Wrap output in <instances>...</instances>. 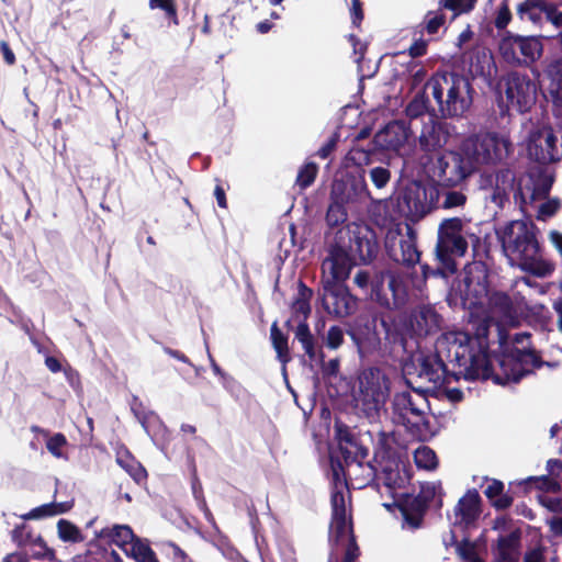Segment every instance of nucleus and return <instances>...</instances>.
Masks as SVG:
<instances>
[{
    "instance_id": "f257e3e1",
    "label": "nucleus",
    "mask_w": 562,
    "mask_h": 562,
    "mask_svg": "<svg viewBox=\"0 0 562 562\" xmlns=\"http://www.w3.org/2000/svg\"><path fill=\"white\" fill-rule=\"evenodd\" d=\"M451 293L459 295L470 311L469 328L445 333L437 349H447V358L458 364V373L465 379H487L493 374L487 352L490 324L512 317L513 303L503 292L488 293L487 272L481 262L464 268L462 280L452 285Z\"/></svg>"
},
{
    "instance_id": "f03ea898",
    "label": "nucleus",
    "mask_w": 562,
    "mask_h": 562,
    "mask_svg": "<svg viewBox=\"0 0 562 562\" xmlns=\"http://www.w3.org/2000/svg\"><path fill=\"white\" fill-rule=\"evenodd\" d=\"M449 138L447 123L429 120L419 135L420 148L418 176H472L483 165H496L509 155L512 144L497 134L471 135L462 140L458 150L438 151Z\"/></svg>"
},
{
    "instance_id": "7ed1b4c3",
    "label": "nucleus",
    "mask_w": 562,
    "mask_h": 562,
    "mask_svg": "<svg viewBox=\"0 0 562 562\" xmlns=\"http://www.w3.org/2000/svg\"><path fill=\"white\" fill-rule=\"evenodd\" d=\"M376 249L373 232L362 223H350L337 231L322 263L323 305L329 314L346 317L356 311L357 299L344 283L353 266L370 261Z\"/></svg>"
},
{
    "instance_id": "20e7f679",
    "label": "nucleus",
    "mask_w": 562,
    "mask_h": 562,
    "mask_svg": "<svg viewBox=\"0 0 562 562\" xmlns=\"http://www.w3.org/2000/svg\"><path fill=\"white\" fill-rule=\"evenodd\" d=\"M445 364L434 353L415 352L403 367L404 378L412 391L395 394L393 411L398 423L408 428L427 425L429 403L425 392L440 385L445 380Z\"/></svg>"
},
{
    "instance_id": "39448f33",
    "label": "nucleus",
    "mask_w": 562,
    "mask_h": 562,
    "mask_svg": "<svg viewBox=\"0 0 562 562\" xmlns=\"http://www.w3.org/2000/svg\"><path fill=\"white\" fill-rule=\"evenodd\" d=\"M502 248L512 266L538 278L552 274L554 266L539 254L532 226L524 221H513L498 232Z\"/></svg>"
},
{
    "instance_id": "423d86ee",
    "label": "nucleus",
    "mask_w": 562,
    "mask_h": 562,
    "mask_svg": "<svg viewBox=\"0 0 562 562\" xmlns=\"http://www.w3.org/2000/svg\"><path fill=\"white\" fill-rule=\"evenodd\" d=\"M404 188L398 198L400 212L411 221H419L445 196L442 207L451 209L464 203L465 196L458 191H449L435 178H401Z\"/></svg>"
},
{
    "instance_id": "0eeeda50",
    "label": "nucleus",
    "mask_w": 562,
    "mask_h": 562,
    "mask_svg": "<svg viewBox=\"0 0 562 562\" xmlns=\"http://www.w3.org/2000/svg\"><path fill=\"white\" fill-rule=\"evenodd\" d=\"M442 116L458 117L473 103L474 89L469 78L456 72H436L425 83Z\"/></svg>"
},
{
    "instance_id": "6e6552de",
    "label": "nucleus",
    "mask_w": 562,
    "mask_h": 562,
    "mask_svg": "<svg viewBox=\"0 0 562 562\" xmlns=\"http://www.w3.org/2000/svg\"><path fill=\"white\" fill-rule=\"evenodd\" d=\"M390 394V381L378 368L362 370L353 386L352 401L355 407L367 418L375 419L384 409Z\"/></svg>"
},
{
    "instance_id": "1a4fd4ad",
    "label": "nucleus",
    "mask_w": 562,
    "mask_h": 562,
    "mask_svg": "<svg viewBox=\"0 0 562 562\" xmlns=\"http://www.w3.org/2000/svg\"><path fill=\"white\" fill-rule=\"evenodd\" d=\"M353 283L381 306L400 307L406 301V288L402 277L396 273L381 272L371 277L368 271L359 270L353 277Z\"/></svg>"
},
{
    "instance_id": "9d476101",
    "label": "nucleus",
    "mask_w": 562,
    "mask_h": 562,
    "mask_svg": "<svg viewBox=\"0 0 562 562\" xmlns=\"http://www.w3.org/2000/svg\"><path fill=\"white\" fill-rule=\"evenodd\" d=\"M334 490L331 493L330 538L347 544L345 562H353L358 557V548L351 535L350 516L347 510L348 490L337 469H334Z\"/></svg>"
},
{
    "instance_id": "9b49d317",
    "label": "nucleus",
    "mask_w": 562,
    "mask_h": 562,
    "mask_svg": "<svg viewBox=\"0 0 562 562\" xmlns=\"http://www.w3.org/2000/svg\"><path fill=\"white\" fill-rule=\"evenodd\" d=\"M411 134L412 132L404 121H392L374 135L372 149L351 150L347 155V160H352L360 167L371 164L374 159H380V156H384V151L397 154Z\"/></svg>"
},
{
    "instance_id": "f8f14e48",
    "label": "nucleus",
    "mask_w": 562,
    "mask_h": 562,
    "mask_svg": "<svg viewBox=\"0 0 562 562\" xmlns=\"http://www.w3.org/2000/svg\"><path fill=\"white\" fill-rule=\"evenodd\" d=\"M502 58L512 66L530 67L543 53L540 37L519 35L506 31L498 42Z\"/></svg>"
},
{
    "instance_id": "ddd939ff",
    "label": "nucleus",
    "mask_w": 562,
    "mask_h": 562,
    "mask_svg": "<svg viewBox=\"0 0 562 562\" xmlns=\"http://www.w3.org/2000/svg\"><path fill=\"white\" fill-rule=\"evenodd\" d=\"M498 88L505 93L508 110L526 113L537 101V85L526 74L518 71L507 74L499 80Z\"/></svg>"
},
{
    "instance_id": "4468645a",
    "label": "nucleus",
    "mask_w": 562,
    "mask_h": 562,
    "mask_svg": "<svg viewBox=\"0 0 562 562\" xmlns=\"http://www.w3.org/2000/svg\"><path fill=\"white\" fill-rule=\"evenodd\" d=\"M499 372L494 373L498 384L518 382L525 374L541 366L539 357L532 350L515 348L504 352L498 359Z\"/></svg>"
},
{
    "instance_id": "2eb2a0df",
    "label": "nucleus",
    "mask_w": 562,
    "mask_h": 562,
    "mask_svg": "<svg viewBox=\"0 0 562 562\" xmlns=\"http://www.w3.org/2000/svg\"><path fill=\"white\" fill-rule=\"evenodd\" d=\"M366 194L363 178H336L331 188V199L326 222L330 227L342 224L347 220L344 202L351 201Z\"/></svg>"
},
{
    "instance_id": "dca6fc26",
    "label": "nucleus",
    "mask_w": 562,
    "mask_h": 562,
    "mask_svg": "<svg viewBox=\"0 0 562 562\" xmlns=\"http://www.w3.org/2000/svg\"><path fill=\"white\" fill-rule=\"evenodd\" d=\"M459 231L460 224L458 220H449L441 225L436 246V255L441 263L442 270H439L437 273L442 276H445L446 272L453 273L456 265L451 257H462L467 252L468 243Z\"/></svg>"
},
{
    "instance_id": "f3484780",
    "label": "nucleus",
    "mask_w": 562,
    "mask_h": 562,
    "mask_svg": "<svg viewBox=\"0 0 562 562\" xmlns=\"http://www.w3.org/2000/svg\"><path fill=\"white\" fill-rule=\"evenodd\" d=\"M557 142L558 138L552 130L547 133L543 139L544 144L538 143L537 140L529 142L527 146L529 158L540 165H547L559 160L560 151L557 147Z\"/></svg>"
},
{
    "instance_id": "a211bd4d",
    "label": "nucleus",
    "mask_w": 562,
    "mask_h": 562,
    "mask_svg": "<svg viewBox=\"0 0 562 562\" xmlns=\"http://www.w3.org/2000/svg\"><path fill=\"white\" fill-rule=\"evenodd\" d=\"M409 326L414 335L427 336L439 329L440 318L432 307L422 306L412 314Z\"/></svg>"
},
{
    "instance_id": "6ab92c4d",
    "label": "nucleus",
    "mask_w": 562,
    "mask_h": 562,
    "mask_svg": "<svg viewBox=\"0 0 562 562\" xmlns=\"http://www.w3.org/2000/svg\"><path fill=\"white\" fill-rule=\"evenodd\" d=\"M339 142V134L333 133L326 143L313 155L308 156L305 164L299 169L296 176H317L319 166L317 159L325 161L324 167L328 168L330 165V157L335 151Z\"/></svg>"
},
{
    "instance_id": "aec40b11",
    "label": "nucleus",
    "mask_w": 562,
    "mask_h": 562,
    "mask_svg": "<svg viewBox=\"0 0 562 562\" xmlns=\"http://www.w3.org/2000/svg\"><path fill=\"white\" fill-rule=\"evenodd\" d=\"M480 501L475 490L468 491L454 508L456 522L464 526L474 522L480 515Z\"/></svg>"
},
{
    "instance_id": "412c9836",
    "label": "nucleus",
    "mask_w": 562,
    "mask_h": 562,
    "mask_svg": "<svg viewBox=\"0 0 562 562\" xmlns=\"http://www.w3.org/2000/svg\"><path fill=\"white\" fill-rule=\"evenodd\" d=\"M544 75L549 80L548 93L554 106H562V57L550 60Z\"/></svg>"
},
{
    "instance_id": "4be33fe9",
    "label": "nucleus",
    "mask_w": 562,
    "mask_h": 562,
    "mask_svg": "<svg viewBox=\"0 0 562 562\" xmlns=\"http://www.w3.org/2000/svg\"><path fill=\"white\" fill-rule=\"evenodd\" d=\"M494 562H519V533L499 537L494 552Z\"/></svg>"
},
{
    "instance_id": "5701e85b",
    "label": "nucleus",
    "mask_w": 562,
    "mask_h": 562,
    "mask_svg": "<svg viewBox=\"0 0 562 562\" xmlns=\"http://www.w3.org/2000/svg\"><path fill=\"white\" fill-rule=\"evenodd\" d=\"M547 8L548 2L544 0H525L517 5V15L521 21L537 24L546 15Z\"/></svg>"
},
{
    "instance_id": "b1692460",
    "label": "nucleus",
    "mask_w": 562,
    "mask_h": 562,
    "mask_svg": "<svg viewBox=\"0 0 562 562\" xmlns=\"http://www.w3.org/2000/svg\"><path fill=\"white\" fill-rule=\"evenodd\" d=\"M100 538H108L113 543H115L119 548H121L124 552L126 548L134 541L136 538L133 530L126 525H117L113 528L102 529L99 533Z\"/></svg>"
},
{
    "instance_id": "393cba45",
    "label": "nucleus",
    "mask_w": 562,
    "mask_h": 562,
    "mask_svg": "<svg viewBox=\"0 0 562 562\" xmlns=\"http://www.w3.org/2000/svg\"><path fill=\"white\" fill-rule=\"evenodd\" d=\"M74 503L71 501L61 503H49L33 508L27 514L23 515L22 518L25 520H36L47 517L57 516L67 513L71 509Z\"/></svg>"
},
{
    "instance_id": "a878e982",
    "label": "nucleus",
    "mask_w": 562,
    "mask_h": 562,
    "mask_svg": "<svg viewBox=\"0 0 562 562\" xmlns=\"http://www.w3.org/2000/svg\"><path fill=\"white\" fill-rule=\"evenodd\" d=\"M553 178H528V182L521 187V194L531 201L547 196L552 187Z\"/></svg>"
},
{
    "instance_id": "bb28decb",
    "label": "nucleus",
    "mask_w": 562,
    "mask_h": 562,
    "mask_svg": "<svg viewBox=\"0 0 562 562\" xmlns=\"http://www.w3.org/2000/svg\"><path fill=\"white\" fill-rule=\"evenodd\" d=\"M409 473L403 468L400 469L398 464L395 468H385L383 470V483L392 492L393 496H397V490L404 488L409 482Z\"/></svg>"
},
{
    "instance_id": "cd10ccee",
    "label": "nucleus",
    "mask_w": 562,
    "mask_h": 562,
    "mask_svg": "<svg viewBox=\"0 0 562 562\" xmlns=\"http://www.w3.org/2000/svg\"><path fill=\"white\" fill-rule=\"evenodd\" d=\"M124 553L133 558L136 562H158L148 543L137 537L130 547L126 548Z\"/></svg>"
},
{
    "instance_id": "c85d7f7f",
    "label": "nucleus",
    "mask_w": 562,
    "mask_h": 562,
    "mask_svg": "<svg viewBox=\"0 0 562 562\" xmlns=\"http://www.w3.org/2000/svg\"><path fill=\"white\" fill-rule=\"evenodd\" d=\"M446 23V14L438 8L437 10L428 11L423 22L417 26L420 29L419 33L426 32L429 35H435L438 33L439 29L443 26Z\"/></svg>"
},
{
    "instance_id": "c756f323",
    "label": "nucleus",
    "mask_w": 562,
    "mask_h": 562,
    "mask_svg": "<svg viewBox=\"0 0 562 562\" xmlns=\"http://www.w3.org/2000/svg\"><path fill=\"white\" fill-rule=\"evenodd\" d=\"M408 238L400 241L401 255L394 254L396 260H402L407 265H414L419 260V252L416 248L413 231L407 227Z\"/></svg>"
},
{
    "instance_id": "7c9ffc66",
    "label": "nucleus",
    "mask_w": 562,
    "mask_h": 562,
    "mask_svg": "<svg viewBox=\"0 0 562 562\" xmlns=\"http://www.w3.org/2000/svg\"><path fill=\"white\" fill-rule=\"evenodd\" d=\"M270 335L278 359L285 364L290 360L286 336L279 329L277 323L272 324Z\"/></svg>"
},
{
    "instance_id": "2f4dec72",
    "label": "nucleus",
    "mask_w": 562,
    "mask_h": 562,
    "mask_svg": "<svg viewBox=\"0 0 562 562\" xmlns=\"http://www.w3.org/2000/svg\"><path fill=\"white\" fill-rule=\"evenodd\" d=\"M428 89H425L414 95L406 106V115L411 119H417L429 111V99L427 97Z\"/></svg>"
},
{
    "instance_id": "473e14b6",
    "label": "nucleus",
    "mask_w": 562,
    "mask_h": 562,
    "mask_svg": "<svg viewBox=\"0 0 562 562\" xmlns=\"http://www.w3.org/2000/svg\"><path fill=\"white\" fill-rule=\"evenodd\" d=\"M295 339L302 345L310 359L316 356L314 337L306 322H301L295 329Z\"/></svg>"
},
{
    "instance_id": "72a5a7b5",
    "label": "nucleus",
    "mask_w": 562,
    "mask_h": 562,
    "mask_svg": "<svg viewBox=\"0 0 562 562\" xmlns=\"http://www.w3.org/2000/svg\"><path fill=\"white\" fill-rule=\"evenodd\" d=\"M414 461L417 468L428 471L436 469L438 464L435 451L427 446H419L414 451Z\"/></svg>"
},
{
    "instance_id": "f704fd0d",
    "label": "nucleus",
    "mask_w": 562,
    "mask_h": 562,
    "mask_svg": "<svg viewBox=\"0 0 562 562\" xmlns=\"http://www.w3.org/2000/svg\"><path fill=\"white\" fill-rule=\"evenodd\" d=\"M117 463L137 482L146 476L145 469L135 461L128 453H119Z\"/></svg>"
},
{
    "instance_id": "c9c22d12",
    "label": "nucleus",
    "mask_w": 562,
    "mask_h": 562,
    "mask_svg": "<svg viewBox=\"0 0 562 562\" xmlns=\"http://www.w3.org/2000/svg\"><path fill=\"white\" fill-rule=\"evenodd\" d=\"M58 536L63 541L80 542L83 540L80 530L70 521L60 519L57 522Z\"/></svg>"
},
{
    "instance_id": "e433bc0d",
    "label": "nucleus",
    "mask_w": 562,
    "mask_h": 562,
    "mask_svg": "<svg viewBox=\"0 0 562 562\" xmlns=\"http://www.w3.org/2000/svg\"><path fill=\"white\" fill-rule=\"evenodd\" d=\"M66 447L67 439L63 434H55L46 440L47 450L57 459H67Z\"/></svg>"
},
{
    "instance_id": "4c0bfd02",
    "label": "nucleus",
    "mask_w": 562,
    "mask_h": 562,
    "mask_svg": "<svg viewBox=\"0 0 562 562\" xmlns=\"http://www.w3.org/2000/svg\"><path fill=\"white\" fill-rule=\"evenodd\" d=\"M512 11L508 0H503L495 12L494 25L498 31L505 30L512 21Z\"/></svg>"
},
{
    "instance_id": "58836bf2",
    "label": "nucleus",
    "mask_w": 562,
    "mask_h": 562,
    "mask_svg": "<svg viewBox=\"0 0 562 562\" xmlns=\"http://www.w3.org/2000/svg\"><path fill=\"white\" fill-rule=\"evenodd\" d=\"M149 7L150 9L162 10L169 20L178 24V12L175 0H149Z\"/></svg>"
},
{
    "instance_id": "ea45409f",
    "label": "nucleus",
    "mask_w": 562,
    "mask_h": 562,
    "mask_svg": "<svg viewBox=\"0 0 562 562\" xmlns=\"http://www.w3.org/2000/svg\"><path fill=\"white\" fill-rule=\"evenodd\" d=\"M344 337H345V333L342 330V328H340L339 326H331L325 338H324V341H325V345L327 348L329 349H338L342 342H344Z\"/></svg>"
},
{
    "instance_id": "a19ab883",
    "label": "nucleus",
    "mask_w": 562,
    "mask_h": 562,
    "mask_svg": "<svg viewBox=\"0 0 562 562\" xmlns=\"http://www.w3.org/2000/svg\"><path fill=\"white\" fill-rule=\"evenodd\" d=\"M560 200L558 199H550L543 202L538 210V218L541 221H546L553 216L558 210L560 209Z\"/></svg>"
},
{
    "instance_id": "79ce46f5",
    "label": "nucleus",
    "mask_w": 562,
    "mask_h": 562,
    "mask_svg": "<svg viewBox=\"0 0 562 562\" xmlns=\"http://www.w3.org/2000/svg\"><path fill=\"white\" fill-rule=\"evenodd\" d=\"M350 15L352 25L360 27L364 19L363 4L361 0H351Z\"/></svg>"
},
{
    "instance_id": "37998d69",
    "label": "nucleus",
    "mask_w": 562,
    "mask_h": 562,
    "mask_svg": "<svg viewBox=\"0 0 562 562\" xmlns=\"http://www.w3.org/2000/svg\"><path fill=\"white\" fill-rule=\"evenodd\" d=\"M544 553L546 550L541 546L529 548L524 554L522 562H544Z\"/></svg>"
},
{
    "instance_id": "c03bdc74",
    "label": "nucleus",
    "mask_w": 562,
    "mask_h": 562,
    "mask_svg": "<svg viewBox=\"0 0 562 562\" xmlns=\"http://www.w3.org/2000/svg\"><path fill=\"white\" fill-rule=\"evenodd\" d=\"M439 8L443 11V9L451 10L454 15L460 13H467L465 10V0H440Z\"/></svg>"
},
{
    "instance_id": "a18cd8bd",
    "label": "nucleus",
    "mask_w": 562,
    "mask_h": 562,
    "mask_svg": "<svg viewBox=\"0 0 562 562\" xmlns=\"http://www.w3.org/2000/svg\"><path fill=\"white\" fill-rule=\"evenodd\" d=\"M428 42L423 38H417L408 48V54L413 58L423 57L427 54Z\"/></svg>"
},
{
    "instance_id": "49530a36",
    "label": "nucleus",
    "mask_w": 562,
    "mask_h": 562,
    "mask_svg": "<svg viewBox=\"0 0 562 562\" xmlns=\"http://www.w3.org/2000/svg\"><path fill=\"white\" fill-rule=\"evenodd\" d=\"M348 41L353 47V53L356 55H359L357 60L360 61L361 59H363L364 54L367 52V44L362 43L360 38L355 34H349Z\"/></svg>"
},
{
    "instance_id": "de8ad7c7",
    "label": "nucleus",
    "mask_w": 562,
    "mask_h": 562,
    "mask_svg": "<svg viewBox=\"0 0 562 562\" xmlns=\"http://www.w3.org/2000/svg\"><path fill=\"white\" fill-rule=\"evenodd\" d=\"M504 490V484L501 481L492 480L488 482L485 488V495L492 501L497 496H501Z\"/></svg>"
},
{
    "instance_id": "09e8293b",
    "label": "nucleus",
    "mask_w": 562,
    "mask_h": 562,
    "mask_svg": "<svg viewBox=\"0 0 562 562\" xmlns=\"http://www.w3.org/2000/svg\"><path fill=\"white\" fill-rule=\"evenodd\" d=\"M0 52L2 53L3 60L7 65L12 66L16 63L15 55L10 45L5 41L0 42Z\"/></svg>"
},
{
    "instance_id": "8fccbe9b",
    "label": "nucleus",
    "mask_w": 562,
    "mask_h": 562,
    "mask_svg": "<svg viewBox=\"0 0 562 562\" xmlns=\"http://www.w3.org/2000/svg\"><path fill=\"white\" fill-rule=\"evenodd\" d=\"M546 16L554 25L562 27V12H559L553 4L548 3Z\"/></svg>"
},
{
    "instance_id": "3c124183",
    "label": "nucleus",
    "mask_w": 562,
    "mask_h": 562,
    "mask_svg": "<svg viewBox=\"0 0 562 562\" xmlns=\"http://www.w3.org/2000/svg\"><path fill=\"white\" fill-rule=\"evenodd\" d=\"M324 373L327 375H336L339 370V360L338 359H331L328 362H326L323 367Z\"/></svg>"
},
{
    "instance_id": "603ef678",
    "label": "nucleus",
    "mask_w": 562,
    "mask_h": 562,
    "mask_svg": "<svg viewBox=\"0 0 562 562\" xmlns=\"http://www.w3.org/2000/svg\"><path fill=\"white\" fill-rule=\"evenodd\" d=\"M293 310L295 313H300L304 315L305 317L308 315L311 308L308 303L305 300H296L293 304Z\"/></svg>"
},
{
    "instance_id": "864d4df0",
    "label": "nucleus",
    "mask_w": 562,
    "mask_h": 562,
    "mask_svg": "<svg viewBox=\"0 0 562 562\" xmlns=\"http://www.w3.org/2000/svg\"><path fill=\"white\" fill-rule=\"evenodd\" d=\"M549 239L552 245L558 249V251L562 255V234L557 231H551L549 233Z\"/></svg>"
},
{
    "instance_id": "5fc2aeb1",
    "label": "nucleus",
    "mask_w": 562,
    "mask_h": 562,
    "mask_svg": "<svg viewBox=\"0 0 562 562\" xmlns=\"http://www.w3.org/2000/svg\"><path fill=\"white\" fill-rule=\"evenodd\" d=\"M492 502L497 508H506L512 504V498L502 493L501 496L495 497Z\"/></svg>"
},
{
    "instance_id": "6e6d98bb",
    "label": "nucleus",
    "mask_w": 562,
    "mask_h": 562,
    "mask_svg": "<svg viewBox=\"0 0 562 562\" xmlns=\"http://www.w3.org/2000/svg\"><path fill=\"white\" fill-rule=\"evenodd\" d=\"M547 469L552 475H557L562 471V461L551 459L547 462Z\"/></svg>"
},
{
    "instance_id": "4d7b16f0",
    "label": "nucleus",
    "mask_w": 562,
    "mask_h": 562,
    "mask_svg": "<svg viewBox=\"0 0 562 562\" xmlns=\"http://www.w3.org/2000/svg\"><path fill=\"white\" fill-rule=\"evenodd\" d=\"M45 364L53 373L59 372L61 370V364L55 357H47L45 359Z\"/></svg>"
},
{
    "instance_id": "13d9d810",
    "label": "nucleus",
    "mask_w": 562,
    "mask_h": 562,
    "mask_svg": "<svg viewBox=\"0 0 562 562\" xmlns=\"http://www.w3.org/2000/svg\"><path fill=\"white\" fill-rule=\"evenodd\" d=\"M214 195L216 198L218 206L225 209L226 207V198H225V191L222 187L216 186L214 190Z\"/></svg>"
},
{
    "instance_id": "bf43d9fd",
    "label": "nucleus",
    "mask_w": 562,
    "mask_h": 562,
    "mask_svg": "<svg viewBox=\"0 0 562 562\" xmlns=\"http://www.w3.org/2000/svg\"><path fill=\"white\" fill-rule=\"evenodd\" d=\"M473 36V32L468 27L462 31L458 36V46L461 47L464 43L469 42Z\"/></svg>"
},
{
    "instance_id": "052dcab7",
    "label": "nucleus",
    "mask_w": 562,
    "mask_h": 562,
    "mask_svg": "<svg viewBox=\"0 0 562 562\" xmlns=\"http://www.w3.org/2000/svg\"><path fill=\"white\" fill-rule=\"evenodd\" d=\"M446 394L451 402H459L462 400L463 396L462 392L459 389H449L447 390Z\"/></svg>"
},
{
    "instance_id": "680f3d73",
    "label": "nucleus",
    "mask_w": 562,
    "mask_h": 562,
    "mask_svg": "<svg viewBox=\"0 0 562 562\" xmlns=\"http://www.w3.org/2000/svg\"><path fill=\"white\" fill-rule=\"evenodd\" d=\"M160 83H164V87H161L159 90L161 93L165 92V90H167L169 88V85L172 86V95H171V99H176V95H177V88H176V85L173 82H171L170 80V77L169 76H166V78L164 80H161Z\"/></svg>"
},
{
    "instance_id": "e2e57ef3",
    "label": "nucleus",
    "mask_w": 562,
    "mask_h": 562,
    "mask_svg": "<svg viewBox=\"0 0 562 562\" xmlns=\"http://www.w3.org/2000/svg\"><path fill=\"white\" fill-rule=\"evenodd\" d=\"M272 25L273 24L269 20H265L256 25V30L261 34H266L272 29Z\"/></svg>"
},
{
    "instance_id": "0e129e2a",
    "label": "nucleus",
    "mask_w": 562,
    "mask_h": 562,
    "mask_svg": "<svg viewBox=\"0 0 562 562\" xmlns=\"http://www.w3.org/2000/svg\"><path fill=\"white\" fill-rule=\"evenodd\" d=\"M551 530L559 536H562V518L558 517L551 520Z\"/></svg>"
},
{
    "instance_id": "69168bd1",
    "label": "nucleus",
    "mask_w": 562,
    "mask_h": 562,
    "mask_svg": "<svg viewBox=\"0 0 562 562\" xmlns=\"http://www.w3.org/2000/svg\"><path fill=\"white\" fill-rule=\"evenodd\" d=\"M553 307L559 315L558 324L560 330L562 331V299L555 300L553 303Z\"/></svg>"
},
{
    "instance_id": "338daca9",
    "label": "nucleus",
    "mask_w": 562,
    "mask_h": 562,
    "mask_svg": "<svg viewBox=\"0 0 562 562\" xmlns=\"http://www.w3.org/2000/svg\"><path fill=\"white\" fill-rule=\"evenodd\" d=\"M370 176H390V170L383 167H375L371 169Z\"/></svg>"
},
{
    "instance_id": "774afa93",
    "label": "nucleus",
    "mask_w": 562,
    "mask_h": 562,
    "mask_svg": "<svg viewBox=\"0 0 562 562\" xmlns=\"http://www.w3.org/2000/svg\"><path fill=\"white\" fill-rule=\"evenodd\" d=\"M207 356H209V359H210V362H211V368H212L214 374L223 376L224 373L221 370V368L216 364V362L214 361L212 355L210 352H207Z\"/></svg>"
}]
</instances>
